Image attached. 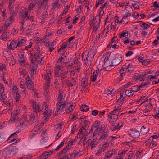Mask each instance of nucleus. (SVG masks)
<instances>
[{
  "label": "nucleus",
  "instance_id": "1",
  "mask_svg": "<svg viewBox=\"0 0 159 159\" xmlns=\"http://www.w3.org/2000/svg\"><path fill=\"white\" fill-rule=\"evenodd\" d=\"M32 107L33 113L24 114L19 120L21 126L25 128L30 124H33L38 119V116L41 114L42 106L39 105L35 101L32 100L30 102Z\"/></svg>",
  "mask_w": 159,
  "mask_h": 159
},
{
  "label": "nucleus",
  "instance_id": "35",
  "mask_svg": "<svg viewBox=\"0 0 159 159\" xmlns=\"http://www.w3.org/2000/svg\"><path fill=\"white\" fill-rule=\"evenodd\" d=\"M107 126V125H105L103 124L101 125H100L99 126L96 127L95 128V129L94 130V132L98 134L99 133H100V131H102V130L104 128H106Z\"/></svg>",
  "mask_w": 159,
  "mask_h": 159
},
{
  "label": "nucleus",
  "instance_id": "11",
  "mask_svg": "<svg viewBox=\"0 0 159 159\" xmlns=\"http://www.w3.org/2000/svg\"><path fill=\"white\" fill-rule=\"evenodd\" d=\"M111 60L109 59L107 56L105 57L104 60V65L105 66L104 68L105 71H110L115 67V66L113 64H111Z\"/></svg>",
  "mask_w": 159,
  "mask_h": 159
},
{
  "label": "nucleus",
  "instance_id": "38",
  "mask_svg": "<svg viewBox=\"0 0 159 159\" xmlns=\"http://www.w3.org/2000/svg\"><path fill=\"white\" fill-rule=\"evenodd\" d=\"M103 8H101V7L99 9V12L98 14V16H96V18L97 19H98L99 21H100V18L101 17H102V16H105V15H103V13H104V11L103 10ZM95 20H96V17H95Z\"/></svg>",
  "mask_w": 159,
  "mask_h": 159
},
{
  "label": "nucleus",
  "instance_id": "56",
  "mask_svg": "<svg viewBox=\"0 0 159 159\" xmlns=\"http://www.w3.org/2000/svg\"><path fill=\"white\" fill-rule=\"evenodd\" d=\"M133 92L132 90H126L125 92V95L128 97H130L133 95Z\"/></svg>",
  "mask_w": 159,
  "mask_h": 159
},
{
  "label": "nucleus",
  "instance_id": "44",
  "mask_svg": "<svg viewBox=\"0 0 159 159\" xmlns=\"http://www.w3.org/2000/svg\"><path fill=\"white\" fill-rule=\"evenodd\" d=\"M105 24L109 23L111 21V16L110 14H107L104 16Z\"/></svg>",
  "mask_w": 159,
  "mask_h": 159
},
{
  "label": "nucleus",
  "instance_id": "53",
  "mask_svg": "<svg viewBox=\"0 0 159 159\" xmlns=\"http://www.w3.org/2000/svg\"><path fill=\"white\" fill-rule=\"evenodd\" d=\"M114 24L115 25H114L113 26L112 25V23L109 24L108 25V28L107 29V31H108V30H109V28L110 27V29H111L113 31L114 30L116 26V24L115 23H114Z\"/></svg>",
  "mask_w": 159,
  "mask_h": 159
},
{
  "label": "nucleus",
  "instance_id": "51",
  "mask_svg": "<svg viewBox=\"0 0 159 159\" xmlns=\"http://www.w3.org/2000/svg\"><path fill=\"white\" fill-rule=\"evenodd\" d=\"M18 149L16 146L12 147L11 149V153L12 155H14L16 153L18 152Z\"/></svg>",
  "mask_w": 159,
  "mask_h": 159
},
{
  "label": "nucleus",
  "instance_id": "54",
  "mask_svg": "<svg viewBox=\"0 0 159 159\" xmlns=\"http://www.w3.org/2000/svg\"><path fill=\"white\" fill-rule=\"evenodd\" d=\"M10 14H11V16L9 18L12 19L13 20H14V18L16 17L17 16V13L15 11H10Z\"/></svg>",
  "mask_w": 159,
  "mask_h": 159
},
{
  "label": "nucleus",
  "instance_id": "9",
  "mask_svg": "<svg viewBox=\"0 0 159 159\" xmlns=\"http://www.w3.org/2000/svg\"><path fill=\"white\" fill-rule=\"evenodd\" d=\"M51 71L50 70L48 69L46 71V73L44 77V80L45 81L46 83L44 84V88H45L46 90L48 89V87L50 86L51 77Z\"/></svg>",
  "mask_w": 159,
  "mask_h": 159
},
{
  "label": "nucleus",
  "instance_id": "32",
  "mask_svg": "<svg viewBox=\"0 0 159 159\" xmlns=\"http://www.w3.org/2000/svg\"><path fill=\"white\" fill-rule=\"evenodd\" d=\"M0 97H1V98H0V101L5 105H6L7 103L8 102L7 101L8 98L6 94H5V93H3V94H0Z\"/></svg>",
  "mask_w": 159,
  "mask_h": 159
},
{
  "label": "nucleus",
  "instance_id": "41",
  "mask_svg": "<svg viewBox=\"0 0 159 159\" xmlns=\"http://www.w3.org/2000/svg\"><path fill=\"white\" fill-rule=\"evenodd\" d=\"M15 0H9V4L8 8L9 11H11L14 7V3Z\"/></svg>",
  "mask_w": 159,
  "mask_h": 159
},
{
  "label": "nucleus",
  "instance_id": "52",
  "mask_svg": "<svg viewBox=\"0 0 159 159\" xmlns=\"http://www.w3.org/2000/svg\"><path fill=\"white\" fill-rule=\"evenodd\" d=\"M122 107L121 105L120 106L118 105L115 106L113 111H112L113 113L115 112V113H116L117 112L121 111Z\"/></svg>",
  "mask_w": 159,
  "mask_h": 159
},
{
  "label": "nucleus",
  "instance_id": "12",
  "mask_svg": "<svg viewBox=\"0 0 159 159\" xmlns=\"http://www.w3.org/2000/svg\"><path fill=\"white\" fill-rule=\"evenodd\" d=\"M109 130L105 128L100 133V137L98 140L100 141H104L107 139L109 135Z\"/></svg>",
  "mask_w": 159,
  "mask_h": 159
},
{
  "label": "nucleus",
  "instance_id": "55",
  "mask_svg": "<svg viewBox=\"0 0 159 159\" xmlns=\"http://www.w3.org/2000/svg\"><path fill=\"white\" fill-rule=\"evenodd\" d=\"M129 17H127L123 16L121 20V21L122 23H124V24H127L128 23L129 20Z\"/></svg>",
  "mask_w": 159,
  "mask_h": 159
},
{
  "label": "nucleus",
  "instance_id": "29",
  "mask_svg": "<svg viewBox=\"0 0 159 159\" xmlns=\"http://www.w3.org/2000/svg\"><path fill=\"white\" fill-rule=\"evenodd\" d=\"M72 144H70L69 143L67 146L65 148H64L61 151L57 154V156L59 157L61 156V155L66 154V152L70 148V146Z\"/></svg>",
  "mask_w": 159,
  "mask_h": 159
},
{
  "label": "nucleus",
  "instance_id": "64",
  "mask_svg": "<svg viewBox=\"0 0 159 159\" xmlns=\"http://www.w3.org/2000/svg\"><path fill=\"white\" fill-rule=\"evenodd\" d=\"M85 16H83L81 19L80 24L81 25V27H83L85 25Z\"/></svg>",
  "mask_w": 159,
  "mask_h": 159
},
{
  "label": "nucleus",
  "instance_id": "42",
  "mask_svg": "<svg viewBox=\"0 0 159 159\" xmlns=\"http://www.w3.org/2000/svg\"><path fill=\"white\" fill-rule=\"evenodd\" d=\"M153 104H152V103L149 102V103H148L145 106V109L150 111L153 108Z\"/></svg>",
  "mask_w": 159,
  "mask_h": 159
},
{
  "label": "nucleus",
  "instance_id": "62",
  "mask_svg": "<svg viewBox=\"0 0 159 159\" xmlns=\"http://www.w3.org/2000/svg\"><path fill=\"white\" fill-rule=\"evenodd\" d=\"M76 113H74L73 114H70L69 117L71 121H74L76 119Z\"/></svg>",
  "mask_w": 159,
  "mask_h": 159
},
{
  "label": "nucleus",
  "instance_id": "18",
  "mask_svg": "<svg viewBox=\"0 0 159 159\" xmlns=\"http://www.w3.org/2000/svg\"><path fill=\"white\" fill-rule=\"evenodd\" d=\"M88 75H85L81 80V86L84 89L86 88L88 85Z\"/></svg>",
  "mask_w": 159,
  "mask_h": 159
},
{
  "label": "nucleus",
  "instance_id": "46",
  "mask_svg": "<svg viewBox=\"0 0 159 159\" xmlns=\"http://www.w3.org/2000/svg\"><path fill=\"white\" fill-rule=\"evenodd\" d=\"M100 122L99 121H96L93 123V125L92 127L91 130L93 131L95 129L96 127L99 126L100 125Z\"/></svg>",
  "mask_w": 159,
  "mask_h": 159
},
{
  "label": "nucleus",
  "instance_id": "57",
  "mask_svg": "<svg viewBox=\"0 0 159 159\" xmlns=\"http://www.w3.org/2000/svg\"><path fill=\"white\" fill-rule=\"evenodd\" d=\"M8 34L6 32H4L2 35V38L3 40H6L8 39Z\"/></svg>",
  "mask_w": 159,
  "mask_h": 159
},
{
  "label": "nucleus",
  "instance_id": "28",
  "mask_svg": "<svg viewBox=\"0 0 159 159\" xmlns=\"http://www.w3.org/2000/svg\"><path fill=\"white\" fill-rule=\"evenodd\" d=\"M12 95L15 96L20 94V92L19 91V89L16 86H13L12 87Z\"/></svg>",
  "mask_w": 159,
  "mask_h": 159
},
{
  "label": "nucleus",
  "instance_id": "17",
  "mask_svg": "<svg viewBox=\"0 0 159 159\" xmlns=\"http://www.w3.org/2000/svg\"><path fill=\"white\" fill-rule=\"evenodd\" d=\"M123 123L121 121H119L117 123H114L110 127V129L112 131H116L122 127Z\"/></svg>",
  "mask_w": 159,
  "mask_h": 159
},
{
  "label": "nucleus",
  "instance_id": "30",
  "mask_svg": "<svg viewBox=\"0 0 159 159\" xmlns=\"http://www.w3.org/2000/svg\"><path fill=\"white\" fill-rule=\"evenodd\" d=\"M19 132H16L12 134L8 138V140H10L9 142L10 143H12L14 141H15L17 139L16 138L17 136V134Z\"/></svg>",
  "mask_w": 159,
  "mask_h": 159
},
{
  "label": "nucleus",
  "instance_id": "10",
  "mask_svg": "<svg viewBox=\"0 0 159 159\" xmlns=\"http://www.w3.org/2000/svg\"><path fill=\"white\" fill-rule=\"evenodd\" d=\"M28 9L25 8L24 9H20L19 11V17L20 18V20L26 21L25 19L28 18L29 15L28 12Z\"/></svg>",
  "mask_w": 159,
  "mask_h": 159
},
{
  "label": "nucleus",
  "instance_id": "40",
  "mask_svg": "<svg viewBox=\"0 0 159 159\" xmlns=\"http://www.w3.org/2000/svg\"><path fill=\"white\" fill-rule=\"evenodd\" d=\"M100 21H99V22H98L96 21V22L93 24V32L94 33H95V34L97 33V32H96V31L99 28V26L100 25Z\"/></svg>",
  "mask_w": 159,
  "mask_h": 159
},
{
  "label": "nucleus",
  "instance_id": "59",
  "mask_svg": "<svg viewBox=\"0 0 159 159\" xmlns=\"http://www.w3.org/2000/svg\"><path fill=\"white\" fill-rule=\"evenodd\" d=\"M118 39L116 37L113 38L111 40V45L113 44H116L118 43Z\"/></svg>",
  "mask_w": 159,
  "mask_h": 159
},
{
  "label": "nucleus",
  "instance_id": "33",
  "mask_svg": "<svg viewBox=\"0 0 159 159\" xmlns=\"http://www.w3.org/2000/svg\"><path fill=\"white\" fill-rule=\"evenodd\" d=\"M14 22V20L11 18H9L7 19L6 21L4 24V25L6 28H8L9 26H10Z\"/></svg>",
  "mask_w": 159,
  "mask_h": 159
},
{
  "label": "nucleus",
  "instance_id": "60",
  "mask_svg": "<svg viewBox=\"0 0 159 159\" xmlns=\"http://www.w3.org/2000/svg\"><path fill=\"white\" fill-rule=\"evenodd\" d=\"M80 109L81 111H88L89 108L87 106L85 105H82L80 107Z\"/></svg>",
  "mask_w": 159,
  "mask_h": 159
},
{
  "label": "nucleus",
  "instance_id": "37",
  "mask_svg": "<svg viewBox=\"0 0 159 159\" xmlns=\"http://www.w3.org/2000/svg\"><path fill=\"white\" fill-rule=\"evenodd\" d=\"M7 65L2 62H0V72H7V70L6 68Z\"/></svg>",
  "mask_w": 159,
  "mask_h": 159
},
{
  "label": "nucleus",
  "instance_id": "15",
  "mask_svg": "<svg viewBox=\"0 0 159 159\" xmlns=\"http://www.w3.org/2000/svg\"><path fill=\"white\" fill-rule=\"evenodd\" d=\"M16 40H9L7 43V48L10 50H15L17 48V46Z\"/></svg>",
  "mask_w": 159,
  "mask_h": 159
},
{
  "label": "nucleus",
  "instance_id": "13",
  "mask_svg": "<svg viewBox=\"0 0 159 159\" xmlns=\"http://www.w3.org/2000/svg\"><path fill=\"white\" fill-rule=\"evenodd\" d=\"M98 142V141L96 139H89L87 141L86 145L88 147H90L91 150H94L97 146Z\"/></svg>",
  "mask_w": 159,
  "mask_h": 159
},
{
  "label": "nucleus",
  "instance_id": "4",
  "mask_svg": "<svg viewBox=\"0 0 159 159\" xmlns=\"http://www.w3.org/2000/svg\"><path fill=\"white\" fill-rule=\"evenodd\" d=\"M94 51L91 48L89 52H85L82 54V59L86 65L89 66L91 65L95 55Z\"/></svg>",
  "mask_w": 159,
  "mask_h": 159
},
{
  "label": "nucleus",
  "instance_id": "6",
  "mask_svg": "<svg viewBox=\"0 0 159 159\" xmlns=\"http://www.w3.org/2000/svg\"><path fill=\"white\" fill-rule=\"evenodd\" d=\"M67 53L64 52L61 54L59 56L58 61L55 65V69H63L65 61V59L66 57Z\"/></svg>",
  "mask_w": 159,
  "mask_h": 159
},
{
  "label": "nucleus",
  "instance_id": "27",
  "mask_svg": "<svg viewBox=\"0 0 159 159\" xmlns=\"http://www.w3.org/2000/svg\"><path fill=\"white\" fill-rule=\"evenodd\" d=\"M70 46L71 45L70 43H68V42H65L63 43L61 47L58 49V52H60L61 50H64L66 47L69 48L70 47Z\"/></svg>",
  "mask_w": 159,
  "mask_h": 159
},
{
  "label": "nucleus",
  "instance_id": "34",
  "mask_svg": "<svg viewBox=\"0 0 159 159\" xmlns=\"http://www.w3.org/2000/svg\"><path fill=\"white\" fill-rule=\"evenodd\" d=\"M128 35V32L127 30H124L120 32L118 34V37L120 39L123 38L124 37L126 38Z\"/></svg>",
  "mask_w": 159,
  "mask_h": 159
},
{
  "label": "nucleus",
  "instance_id": "22",
  "mask_svg": "<svg viewBox=\"0 0 159 159\" xmlns=\"http://www.w3.org/2000/svg\"><path fill=\"white\" fill-rule=\"evenodd\" d=\"M18 62L19 64L21 65H24L25 63L26 58L23 52H20L19 54H18Z\"/></svg>",
  "mask_w": 159,
  "mask_h": 159
},
{
  "label": "nucleus",
  "instance_id": "49",
  "mask_svg": "<svg viewBox=\"0 0 159 159\" xmlns=\"http://www.w3.org/2000/svg\"><path fill=\"white\" fill-rule=\"evenodd\" d=\"M103 152L104 151H103V150L100 147V146L99 145L98 147L97 150V151L95 153V155L98 156H99L101 155V153Z\"/></svg>",
  "mask_w": 159,
  "mask_h": 159
},
{
  "label": "nucleus",
  "instance_id": "25",
  "mask_svg": "<svg viewBox=\"0 0 159 159\" xmlns=\"http://www.w3.org/2000/svg\"><path fill=\"white\" fill-rule=\"evenodd\" d=\"M112 111L109 115V121L111 122H114L116 121L118 119V115L117 114H113Z\"/></svg>",
  "mask_w": 159,
  "mask_h": 159
},
{
  "label": "nucleus",
  "instance_id": "16",
  "mask_svg": "<svg viewBox=\"0 0 159 159\" xmlns=\"http://www.w3.org/2000/svg\"><path fill=\"white\" fill-rule=\"evenodd\" d=\"M75 106L73 103L70 102H68L64 108L65 110L64 111L66 114H69L73 111Z\"/></svg>",
  "mask_w": 159,
  "mask_h": 159
},
{
  "label": "nucleus",
  "instance_id": "19",
  "mask_svg": "<svg viewBox=\"0 0 159 159\" xmlns=\"http://www.w3.org/2000/svg\"><path fill=\"white\" fill-rule=\"evenodd\" d=\"M100 73V70L99 69H98L95 70H94L93 73L91 72V80L92 82H94L96 81L98 75Z\"/></svg>",
  "mask_w": 159,
  "mask_h": 159
},
{
  "label": "nucleus",
  "instance_id": "63",
  "mask_svg": "<svg viewBox=\"0 0 159 159\" xmlns=\"http://www.w3.org/2000/svg\"><path fill=\"white\" fill-rule=\"evenodd\" d=\"M133 65L130 63H125L124 65H123L122 67L123 69H125L126 70L128 69H129V68L131 67V66H132Z\"/></svg>",
  "mask_w": 159,
  "mask_h": 159
},
{
  "label": "nucleus",
  "instance_id": "3",
  "mask_svg": "<svg viewBox=\"0 0 159 159\" xmlns=\"http://www.w3.org/2000/svg\"><path fill=\"white\" fill-rule=\"evenodd\" d=\"M58 95L56 103V111L55 113L57 112V114H59L61 112H64V108L68 104V101L67 98L65 99L63 98L64 95V91L62 89H59Z\"/></svg>",
  "mask_w": 159,
  "mask_h": 159
},
{
  "label": "nucleus",
  "instance_id": "14",
  "mask_svg": "<svg viewBox=\"0 0 159 159\" xmlns=\"http://www.w3.org/2000/svg\"><path fill=\"white\" fill-rule=\"evenodd\" d=\"M41 129V127L40 125L35 126L29 134V137L32 139L39 133Z\"/></svg>",
  "mask_w": 159,
  "mask_h": 159
},
{
  "label": "nucleus",
  "instance_id": "24",
  "mask_svg": "<svg viewBox=\"0 0 159 159\" xmlns=\"http://www.w3.org/2000/svg\"><path fill=\"white\" fill-rule=\"evenodd\" d=\"M17 42V46L18 47H21L25 45V44L27 45L26 43L27 40L26 38H23V39H16Z\"/></svg>",
  "mask_w": 159,
  "mask_h": 159
},
{
  "label": "nucleus",
  "instance_id": "36",
  "mask_svg": "<svg viewBox=\"0 0 159 159\" xmlns=\"http://www.w3.org/2000/svg\"><path fill=\"white\" fill-rule=\"evenodd\" d=\"M149 130L148 126L146 125H144L141 128L140 132L141 134L144 135L148 132Z\"/></svg>",
  "mask_w": 159,
  "mask_h": 159
},
{
  "label": "nucleus",
  "instance_id": "50",
  "mask_svg": "<svg viewBox=\"0 0 159 159\" xmlns=\"http://www.w3.org/2000/svg\"><path fill=\"white\" fill-rule=\"evenodd\" d=\"M129 153L126 156L129 159H134L135 158V154L133 151H130L129 152Z\"/></svg>",
  "mask_w": 159,
  "mask_h": 159
},
{
  "label": "nucleus",
  "instance_id": "21",
  "mask_svg": "<svg viewBox=\"0 0 159 159\" xmlns=\"http://www.w3.org/2000/svg\"><path fill=\"white\" fill-rule=\"evenodd\" d=\"M78 80L76 79H72L70 80H67L66 84L68 87H73L77 85Z\"/></svg>",
  "mask_w": 159,
  "mask_h": 159
},
{
  "label": "nucleus",
  "instance_id": "8",
  "mask_svg": "<svg viewBox=\"0 0 159 159\" xmlns=\"http://www.w3.org/2000/svg\"><path fill=\"white\" fill-rule=\"evenodd\" d=\"M39 105H40L41 106H42L43 107V108L44 107V112L43 113V117L44 119V120L46 121H47L48 120L50 117L51 114L52 113V110L50 109V107H49L46 104V103L45 102H44L43 105H41L37 103ZM42 110H41L42 111Z\"/></svg>",
  "mask_w": 159,
  "mask_h": 159
},
{
  "label": "nucleus",
  "instance_id": "58",
  "mask_svg": "<svg viewBox=\"0 0 159 159\" xmlns=\"http://www.w3.org/2000/svg\"><path fill=\"white\" fill-rule=\"evenodd\" d=\"M152 142L151 143L149 147L152 149H155L156 147V142L155 141H152Z\"/></svg>",
  "mask_w": 159,
  "mask_h": 159
},
{
  "label": "nucleus",
  "instance_id": "26",
  "mask_svg": "<svg viewBox=\"0 0 159 159\" xmlns=\"http://www.w3.org/2000/svg\"><path fill=\"white\" fill-rule=\"evenodd\" d=\"M61 0H56L55 2L52 3L51 9L52 10L56 8H60L61 6Z\"/></svg>",
  "mask_w": 159,
  "mask_h": 159
},
{
  "label": "nucleus",
  "instance_id": "5",
  "mask_svg": "<svg viewBox=\"0 0 159 159\" xmlns=\"http://www.w3.org/2000/svg\"><path fill=\"white\" fill-rule=\"evenodd\" d=\"M107 55H109L108 58L111 61V64H113L115 66L118 65L122 60V55L119 53H117L114 54L112 52H111L109 54L108 53H107Z\"/></svg>",
  "mask_w": 159,
  "mask_h": 159
},
{
  "label": "nucleus",
  "instance_id": "20",
  "mask_svg": "<svg viewBox=\"0 0 159 159\" xmlns=\"http://www.w3.org/2000/svg\"><path fill=\"white\" fill-rule=\"evenodd\" d=\"M129 134L133 138H137L140 136L139 132L137 130L130 129L129 130Z\"/></svg>",
  "mask_w": 159,
  "mask_h": 159
},
{
  "label": "nucleus",
  "instance_id": "2",
  "mask_svg": "<svg viewBox=\"0 0 159 159\" xmlns=\"http://www.w3.org/2000/svg\"><path fill=\"white\" fill-rule=\"evenodd\" d=\"M29 59L33 67L31 66V70L30 73L33 74L36 70L38 65L39 64L42 65L44 63V61L43 56L40 53L39 50L38 49L35 50H32L29 52Z\"/></svg>",
  "mask_w": 159,
  "mask_h": 159
},
{
  "label": "nucleus",
  "instance_id": "23",
  "mask_svg": "<svg viewBox=\"0 0 159 159\" xmlns=\"http://www.w3.org/2000/svg\"><path fill=\"white\" fill-rule=\"evenodd\" d=\"M116 154L115 149H110L107 151L106 152L105 157L107 159H109L112 156L114 157Z\"/></svg>",
  "mask_w": 159,
  "mask_h": 159
},
{
  "label": "nucleus",
  "instance_id": "45",
  "mask_svg": "<svg viewBox=\"0 0 159 159\" xmlns=\"http://www.w3.org/2000/svg\"><path fill=\"white\" fill-rule=\"evenodd\" d=\"M99 145L100 146L103 151L104 152L109 146V143L107 142H106L103 144H101Z\"/></svg>",
  "mask_w": 159,
  "mask_h": 159
},
{
  "label": "nucleus",
  "instance_id": "39",
  "mask_svg": "<svg viewBox=\"0 0 159 159\" xmlns=\"http://www.w3.org/2000/svg\"><path fill=\"white\" fill-rule=\"evenodd\" d=\"M19 72L21 76H22L25 78V76H26L28 74V73L26 70L21 68H20L19 69Z\"/></svg>",
  "mask_w": 159,
  "mask_h": 159
},
{
  "label": "nucleus",
  "instance_id": "31",
  "mask_svg": "<svg viewBox=\"0 0 159 159\" xmlns=\"http://www.w3.org/2000/svg\"><path fill=\"white\" fill-rule=\"evenodd\" d=\"M26 88L31 91L34 90V83L33 81H30L25 83Z\"/></svg>",
  "mask_w": 159,
  "mask_h": 159
},
{
  "label": "nucleus",
  "instance_id": "47",
  "mask_svg": "<svg viewBox=\"0 0 159 159\" xmlns=\"http://www.w3.org/2000/svg\"><path fill=\"white\" fill-rule=\"evenodd\" d=\"M53 151H51L49 152H46L43 153L42 156L41 157L43 158H44V159H46L48 157H48L50 155H51V154L53 153Z\"/></svg>",
  "mask_w": 159,
  "mask_h": 159
},
{
  "label": "nucleus",
  "instance_id": "43",
  "mask_svg": "<svg viewBox=\"0 0 159 159\" xmlns=\"http://www.w3.org/2000/svg\"><path fill=\"white\" fill-rule=\"evenodd\" d=\"M115 92L114 89H108L107 90L106 93L109 97H111L114 96Z\"/></svg>",
  "mask_w": 159,
  "mask_h": 159
},
{
  "label": "nucleus",
  "instance_id": "7",
  "mask_svg": "<svg viewBox=\"0 0 159 159\" xmlns=\"http://www.w3.org/2000/svg\"><path fill=\"white\" fill-rule=\"evenodd\" d=\"M67 69L64 70V69H55L54 75L56 77H60L61 80L67 77L68 74Z\"/></svg>",
  "mask_w": 159,
  "mask_h": 159
},
{
  "label": "nucleus",
  "instance_id": "61",
  "mask_svg": "<svg viewBox=\"0 0 159 159\" xmlns=\"http://www.w3.org/2000/svg\"><path fill=\"white\" fill-rule=\"evenodd\" d=\"M51 35L52 33L50 32L48 35L47 34L46 36H44L42 39L43 42H45L49 38L51 37Z\"/></svg>",
  "mask_w": 159,
  "mask_h": 159
},
{
  "label": "nucleus",
  "instance_id": "48",
  "mask_svg": "<svg viewBox=\"0 0 159 159\" xmlns=\"http://www.w3.org/2000/svg\"><path fill=\"white\" fill-rule=\"evenodd\" d=\"M19 80H20V86L21 88L24 89H25L26 88V84H25L23 81H22V79L21 78H19Z\"/></svg>",
  "mask_w": 159,
  "mask_h": 159
}]
</instances>
